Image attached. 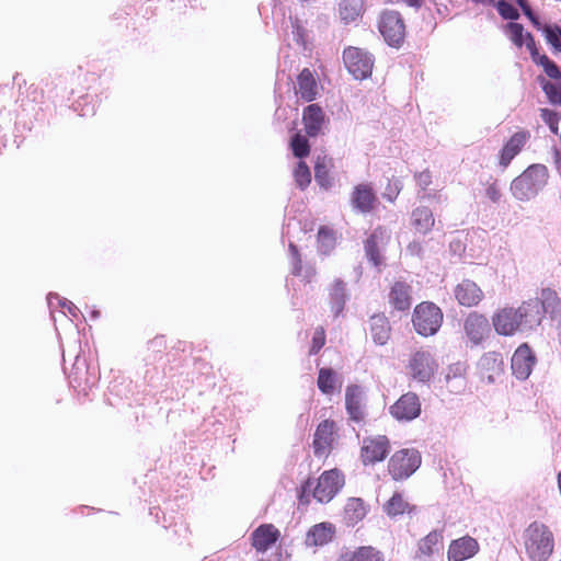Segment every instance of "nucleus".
Segmentation results:
<instances>
[{
	"mask_svg": "<svg viewBox=\"0 0 561 561\" xmlns=\"http://www.w3.org/2000/svg\"><path fill=\"white\" fill-rule=\"evenodd\" d=\"M517 311L523 333H529L541 324L546 314L552 320L561 316V300L553 289L543 288L539 297L523 301Z\"/></svg>",
	"mask_w": 561,
	"mask_h": 561,
	"instance_id": "f257e3e1",
	"label": "nucleus"
},
{
	"mask_svg": "<svg viewBox=\"0 0 561 561\" xmlns=\"http://www.w3.org/2000/svg\"><path fill=\"white\" fill-rule=\"evenodd\" d=\"M548 180V168L541 163H534L511 182L510 191L515 199L529 202L546 187Z\"/></svg>",
	"mask_w": 561,
	"mask_h": 561,
	"instance_id": "f03ea898",
	"label": "nucleus"
},
{
	"mask_svg": "<svg viewBox=\"0 0 561 561\" xmlns=\"http://www.w3.org/2000/svg\"><path fill=\"white\" fill-rule=\"evenodd\" d=\"M525 549L531 561H548L554 549L551 530L543 524L534 522L524 533Z\"/></svg>",
	"mask_w": 561,
	"mask_h": 561,
	"instance_id": "7ed1b4c3",
	"label": "nucleus"
},
{
	"mask_svg": "<svg viewBox=\"0 0 561 561\" xmlns=\"http://www.w3.org/2000/svg\"><path fill=\"white\" fill-rule=\"evenodd\" d=\"M443 318V311L437 305L423 301L414 308L412 323L417 334L427 337L439 331Z\"/></svg>",
	"mask_w": 561,
	"mask_h": 561,
	"instance_id": "20e7f679",
	"label": "nucleus"
},
{
	"mask_svg": "<svg viewBox=\"0 0 561 561\" xmlns=\"http://www.w3.org/2000/svg\"><path fill=\"white\" fill-rule=\"evenodd\" d=\"M422 457L417 449L404 448L396 451L389 462V474L396 481L410 478L421 466Z\"/></svg>",
	"mask_w": 561,
	"mask_h": 561,
	"instance_id": "39448f33",
	"label": "nucleus"
},
{
	"mask_svg": "<svg viewBox=\"0 0 561 561\" xmlns=\"http://www.w3.org/2000/svg\"><path fill=\"white\" fill-rule=\"evenodd\" d=\"M378 30L383 41L393 48H401L405 39V23L402 15L394 10L381 12Z\"/></svg>",
	"mask_w": 561,
	"mask_h": 561,
	"instance_id": "423d86ee",
	"label": "nucleus"
},
{
	"mask_svg": "<svg viewBox=\"0 0 561 561\" xmlns=\"http://www.w3.org/2000/svg\"><path fill=\"white\" fill-rule=\"evenodd\" d=\"M407 369L413 380L428 385L437 370V363L431 352L419 350L411 354Z\"/></svg>",
	"mask_w": 561,
	"mask_h": 561,
	"instance_id": "0eeeda50",
	"label": "nucleus"
},
{
	"mask_svg": "<svg viewBox=\"0 0 561 561\" xmlns=\"http://www.w3.org/2000/svg\"><path fill=\"white\" fill-rule=\"evenodd\" d=\"M343 61L354 79L364 80L370 77L375 60L370 53L351 46L344 49Z\"/></svg>",
	"mask_w": 561,
	"mask_h": 561,
	"instance_id": "6e6552de",
	"label": "nucleus"
},
{
	"mask_svg": "<svg viewBox=\"0 0 561 561\" xmlns=\"http://www.w3.org/2000/svg\"><path fill=\"white\" fill-rule=\"evenodd\" d=\"M345 484L344 474L336 468L325 470L313 483L312 497L319 503H329Z\"/></svg>",
	"mask_w": 561,
	"mask_h": 561,
	"instance_id": "1a4fd4ad",
	"label": "nucleus"
},
{
	"mask_svg": "<svg viewBox=\"0 0 561 561\" xmlns=\"http://www.w3.org/2000/svg\"><path fill=\"white\" fill-rule=\"evenodd\" d=\"M422 412V404L415 392L403 393L389 408V413L399 422H411L417 419Z\"/></svg>",
	"mask_w": 561,
	"mask_h": 561,
	"instance_id": "9d476101",
	"label": "nucleus"
},
{
	"mask_svg": "<svg viewBox=\"0 0 561 561\" xmlns=\"http://www.w3.org/2000/svg\"><path fill=\"white\" fill-rule=\"evenodd\" d=\"M390 453V442L385 435L366 437L363 439L360 448V459L363 465H375L383 461Z\"/></svg>",
	"mask_w": 561,
	"mask_h": 561,
	"instance_id": "9b49d317",
	"label": "nucleus"
},
{
	"mask_svg": "<svg viewBox=\"0 0 561 561\" xmlns=\"http://www.w3.org/2000/svg\"><path fill=\"white\" fill-rule=\"evenodd\" d=\"M517 308L504 307L492 316V325L502 336H513L523 333Z\"/></svg>",
	"mask_w": 561,
	"mask_h": 561,
	"instance_id": "f8f14e48",
	"label": "nucleus"
},
{
	"mask_svg": "<svg viewBox=\"0 0 561 561\" xmlns=\"http://www.w3.org/2000/svg\"><path fill=\"white\" fill-rule=\"evenodd\" d=\"M536 355L528 344L519 345L511 359L513 375L519 380H526L536 364Z\"/></svg>",
	"mask_w": 561,
	"mask_h": 561,
	"instance_id": "ddd939ff",
	"label": "nucleus"
},
{
	"mask_svg": "<svg viewBox=\"0 0 561 561\" xmlns=\"http://www.w3.org/2000/svg\"><path fill=\"white\" fill-rule=\"evenodd\" d=\"M463 330L472 345L481 344L491 333V325L484 314L470 312L465 322Z\"/></svg>",
	"mask_w": 561,
	"mask_h": 561,
	"instance_id": "4468645a",
	"label": "nucleus"
},
{
	"mask_svg": "<svg viewBox=\"0 0 561 561\" xmlns=\"http://www.w3.org/2000/svg\"><path fill=\"white\" fill-rule=\"evenodd\" d=\"M363 401V388L358 385H348L345 389V409L350 420L355 423H360L365 419Z\"/></svg>",
	"mask_w": 561,
	"mask_h": 561,
	"instance_id": "2eb2a0df",
	"label": "nucleus"
},
{
	"mask_svg": "<svg viewBox=\"0 0 561 561\" xmlns=\"http://www.w3.org/2000/svg\"><path fill=\"white\" fill-rule=\"evenodd\" d=\"M335 423L331 420L322 421L316 428L313 435V453L320 457L328 454L334 442Z\"/></svg>",
	"mask_w": 561,
	"mask_h": 561,
	"instance_id": "dca6fc26",
	"label": "nucleus"
},
{
	"mask_svg": "<svg viewBox=\"0 0 561 561\" xmlns=\"http://www.w3.org/2000/svg\"><path fill=\"white\" fill-rule=\"evenodd\" d=\"M478 367L483 380L493 383L495 378L503 373L504 362L501 353L488 352L481 356Z\"/></svg>",
	"mask_w": 561,
	"mask_h": 561,
	"instance_id": "f3484780",
	"label": "nucleus"
},
{
	"mask_svg": "<svg viewBox=\"0 0 561 561\" xmlns=\"http://www.w3.org/2000/svg\"><path fill=\"white\" fill-rule=\"evenodd\" d=\"M479 550L478 541L469 536L453 540L449 545L448 561H465L472 558Z\"/></svg>",
	"mask_w": 561,
	"mask_h": 561,
	"instance_id": "a211bd4d",
	"label": "nucleus"
},
{
	"mask_svg": "<svg viewBox=\"0 0 561 561\" xmlns=\"http://www.w3.org/2000/svg\"><path fill=\"white\" fill-rule=\"evenodd\" d=\"M279 537L280 533L274 525L262 524L251 534L252 546L257 552H265Z\"/></svg>",
	"mask_w": 561,
	"mask_h": 561,
	"instance_id": "6ab92c4d",
	"label": "nucleus"
},
{
	"mask_svg": "<svg viewBox=\"0 0 561 561\" xmlns=\"http://www.w3.org/2000/svg\"><path fill=\"white\" fill-rule=\"evenodd\" d=\"M377 201L374 190L368 184H358L351 195V204L355 211L368 214L373 210Z\"/></svg>",
	"mask_w": 561,
	"mask_h": 561,
	"instance_id": "aec40b11",
	"label": "nucleus"
},
{
	"mask_svg": "<svg viewBox=\"0 0 561 561\" xmlns=\"http://www.w3.org/2000/svg\"><path fill=\"white\" fill-rule=\"evenodd\" d=\"M336 528L332 523L322 522L313 525L306 535L307 547H322L330 543L335 537Z\"/></svg>",
	"mask_w": 561,
	"mask_h": 561,
	"instance_id": "412c9836",
	"label": "nucleus"
},
{
	"mask_svg": "<svg viewBox=\"0 0 561 561\" xmlns=\"http://www.w3.org/2000/svg\"><path fill=\"white\" fill-rule=\"evenodd\" d=\"M454 294L459 305L465 307L477 306L483 298V291L471 279H463L455 287Z\"/></svg>",
	"mask_w": 561,
	"mask_h": 561,
	"instance_id": "4be33fe9",
	"label": "nucleus"
},
{
	"mask_svg": "<svg viewBox=\"0 0 561 561\" xmlns=\"http://www.w3.org/2000/svg\"><path fill=\"white\" fill-rule=\"evenodd\" d=\"M325 115L322 107L316 103L304 108L302 123L308 137H317L324 124Z\"/></svg>",
	"mask_w": 561,
	"mask_h": 561,
	"instance_id": "5701e85b",
	"label": "nucleus"
},
{
	"mask_svg": "<svg viewBox=\"0 0 561 561\" xmlns=\"http://www.w3.org/2000/svg\"><path fill=\"white\" fill-rule=\"evenodd\" d=\"M529 134L526 131L515 133L500 150L499 163L502 168H507L512 160L522 151Z\"/></svg>",
	"mask_w": 561,
	"mask_h": 561,
	"instance_id": "b1692460",
	"label": "nucleus"
},
{
	"mask_svg": "<svg viewBox=\"0 0 561 561\" xmlns=\"http://www.w3.org/2000/svg\"><path fill=\"white\" fill-rule=\"evenodd\" d=\"M389 304L398 311H408L412 305V287L405 282H396L389 291Z\"/></svg>",
	"mask_w": 561,
	"mask_h": 561,
	"instance_id": "393cba45",
	"label": "nucleus"
},
{
	"mask_svg": "<svg viewBox=\"0 0 561 561\" xmlns=\"http://www.w3.org/2000/svg\"><path fill=\"white\" fill-rule=\"evenodd\" d=\"M347 300L346 284L341 278H336L329 290V302L334 317L343 312Z\"/></svg>",
	"mask_w": 561,
	"mask_h": 561,
	"instance_id": "a878e982",
	"label": "nucleus"
},
{
	"mask_svg": "<svg viewBox=\"0 0 561 561\" xmlns=\"http://www.w3.org/2000/svg\"><path fill=\"white\" fill-rule=\"evenodd\" d=\"M297 93L307 102L316 99L318 84L310 69L304 68L297 77Z\"/></svg>",
	"mask_w": 561,
	"mask_h": 561,
	"instance_id": "bb28decb",
	"label": "nucleus"
},
{
	"mask_svg": "<svg viewBox=\"0 0 561 561\" xmlns=\"http://www.w3.org/2000/svg\"><path fill=\"white\" fill-rule=\"evenodd\" d=\"M369 330L373 341L377 345H385L389 337L391 327L385 314H374L369 319Z\"/></svg>",
	"mask_w": 561,
	"mask_h": 561,
	"instance_id": "cd10ccee",
	"label": "nucleus"
},
{
	"mask_svg": "<svg viewBox=\"0 0 561 561\" xmlns=\"http://www.w3.org/2000/svg\"><path fill=\"white\" fill-rule=\"evenodd\" d=\"M414 510L415 506L410 505V503L403 499L401 492H394L382 506V511L392 519L398 518L404 513L411 514Z\"/></svg>",
	"mask_w": 561,
	"mask_h": 561,
	"instance_id": "c85d7f7f",
	"label": "nucleus"
},
{
	"mask_svg": "<svg viewBox=\"0 0 561 561\" xmlns=\"http://www.w3.org/2000/svg\"><path fill=\"white\" fill-rule=\"evenodd\" d=\"M411 224L417 232L428 233L435 224L432 210L425 206L416 207L411 214Z\"/></svg>",
	"mask_w": 561,
	"mask_h": 561,
	"instance_id": "c756f323",
	"label": "nucleus"
},
{
	"mask_svg": "<svg viewBox=\"0 0 561 561\" xmlns=\"http://www.w3.org/2000/svg\"><path fill=\"white\" fill-rule=\"evenodd\" d=\"M367 514L365 503L359 497H351L344 507V519L347 526H355Z\"/></svg>",
	"mask_w": 561,
	"mask_h": 561,
	"instance_id": "7c9ffc66",
	"label": "nucleus"
},
{
	"mask_svg": "<svg viewBox=\"0 0 561 561\" xmlns=\"http://www.w3.org/2000/svg\"><path fill=\"white\" fill-rule=\"evenodd\" d=\"M337 382L339 375L333 368L322 367L319 369L317 386L323 394H332L336 389Z\"/></svg>",
	"mask_w": 561,
	"mask_h": 561,
	"instance_id": "2f4dec72",
	"label": "nucleus"
},
{
	"mask_svg": "<svg viewBox=\"0 0 561 561\" xmlns=\"http://www.w3.org/2000/svg\"><path fill=\"white\" fill-rule=\"evenodd\" d=\"M337 561H383V554L371 546H363L350 554L341 556Z\"/></svg>",
	"mask_w": 561,
	"mask_h": 561,
	"instance_id": "473e14b6",
	"label": "nucleus"
},
{
	"mask_svg": "<svg viewBox=\"0 0 561 561\" xmlns=\"http://www.w3.org/2000/svg\"><path fill=\"white\" fill-rule=\"evenodd\" d=\"M465 371L462 363H456L448 367L445 379L451 392L458 393L465 388Z\"/></svg>",
	"mask_w": 561,
	"mask_h": 561,
	"instance_id": "72a5a7b5",
	"label": "nucleus"
},
{
	"mask_svg": "<svg viewBox=\"0 0 561 561\" xmlns=\"http://www.w3.org/2000/svg\"><path fill=\"white\" fill-rule=\"evenodd\" d=\"M318 252L321 255H330L336 245V238L333 229L321 226L317 234Z\"/></svg>",
	"mask_w": 561,
	"mask_h": 561,
	"instance_id": "f704fd0d",
	"label": "nucleus"
},
{
	"mask_svg": "<svg viewBox=\"0 0 561 561\" xmlns=\"http://www.w3.org/2000/svg\"><path fill=\"white\" fill-rule=\"evenodd\" d=\"M364 0H342L339 4L341 19L348 23L354 22L363 12Z\"/></svg>",
	"mask_w": 561,
	"mask_h": 561,
	"instance_id": "c9c22d12",
	"label": "nucleus"
},
{
	"mask_svg": "<svg viewBox=\"0 0 561 561\" xmlns=\"http://www.w3.org/2000/svg\"><path fill=\"white\" fill-rule=\"evenodd\" d=\"M504 33L517 48H522L528 38V34H531L530 32L525 31L523 24L517 22H508L504 26Z\"/></svg>",
	"mask_w": 561,
	"mask_h": 561,
	"instance_id": "e433bc0d",
	"label": "nucleus"
},
{
	"mask_svg": "<svg viewBox=\"0 0 561 561\" xmlns=\"http://www.w3.org/2000/svg\"><path fill=\"white\" fill-rule=\"evenodd\" d=\"M289 147L295 158L299 161L310 154V142L308 138L300 133H296L290 137Z\"/></svg>",
	"mask_w": 561,
	"mask_h": 561,
	"instance_id": "4c0bfd02",
	"label": "nucleus"
},
{
	"mask_svg": "<svg viewBox=\"0 0 561 561\" xmlns=\"http://www.w3.org/2000/svg\"><path fill=\"white\" fill-rule=\"evenodd\" d=\"M165 348L167 341L163 335H159L150 340L147 345L148 355L145 357L147 364L154 363L161 358Z\"/></svg>",
	"mask_w": 561,
	"mask_h": 561,
	"instance_id": "58836bf2",
	"label": "nucleus"
},
{
	"mask_svg": "<svg viewBox=\"0 0 561 561\" xmlns=\"http://www.w3.org/2000/svg\"><path fill=\"white\" fill-rule=\"evenodd\" d=\"M57 301V305L64 310L67 309L69 316L73 319H78V317L81 314L80 309L70 300L67 298H64L59 296L57 293H49L47 295V304L50 309L54 308V301Z\"/></svg>",
	"mask_w": 561,
	"mask_h": 561,
	"instance_id": "ea45409f",
	"label": "nucleus"
},
{
	"mask_svg": "<svg viewBox=\"0 0 561 561\" xmlns=\"http://www.w3.org/2000/svg\"><path fill=\"white\" fill-rule=\"evenodd\" d=\"M364 249L368 261L371 262L374 266H379L381 264V256L379 253L378 237L376 231H374L366 239Z\"/></svg>",
	"mask_w": 561,
	"mask_h": 561,
	"instance_id": "a19ab883",
	"label": "nucleus"
},
{
	"mask_svg": "<svg viewBox=\"0 0 561 561\" xmlns=\"http://www.w3.org/2000/svg\"><path fill=\"white\" fill-rule=\"evenodd\" d=\"M542 34L547 43L556 51L561 53V27L558 24H546Z\"/></svg>",
	"mask_w": 561,
	"mask_h": 561,
	"instance_id": "79ce46f5",
	"label": "nucleus"
},
{
	"mask_svg": "<svg viewBox=\"0 0 561 561\" xmlns=\"http://www.w3.org/2000/svg\"><path fill=\"white\" fill-rule=\"evenodd\" d=\"M98 104L94 102L92 95L81 96L73 103V110L78 112L80 116H92L96 112Z\"/></svg>",
	"mask_w": 561,
	"mask_h": 561,
	"instance_id": "37998d69",
	"label": "nucleus"
},
{
	"mask_svg": "<svg viewBox=\"0 0 561 561\" xmlns=\"http://www.w3.org/2000/svg\"><path fill=\"white\" fill-rule=\"evenodd\" d=\"M443 539L439 531L433 530L427 534L419 543V550L424 556H431L434 553V548Z\"/></svg>",
	"mask_w": 561,
	"mask_h": 561,
	"instance_id": "c03bdc74",
	"label": "nucleus"
},
{
	"mask_svg": "<svg viewBox=\"0 0 561 561\" xmlns=\"http://www.w3.org/2000/svg\"><path fill=\"white\" fill-rule=\"evenodd\" d=\"M294 176L297 186L300 190H305L311 182V172L307 163L302 160H300L295 170H294Z\"/></svg>",
	"mask_w": 561,
	"mask_h": 561,
	"instance_id": "a18cd8bd",
	"label": "nucleus"
},
{
	"mask_svg": "<svg viewBox=\"0 0 561 561\" xmlns=\"http://www.w3.org/2000/svg\"><path fill=\"white\" fill-rule=\"evenodd\" d=\"M493 5L496 8L501 18L510 22H516L520 16L518 10L506 0L495 1Z\"/></svg>",
	"mask_w": 561,
	"mask_h": 561,
	"instance_id": "49530a36",
	"label": "nucleus"
},
{
	"mask_svg": "<svg viewBox=\"0 0 561 561\" xmlns=\"http://www.w3.org/2000/svg\"><path fill=\"white\" fill-rule=\"evenodd\" d=\"M540 117L545 122V124L549 127L550 131L553 135H559V121L561 119V114L557 111L550 108H540Z\"/></svg>",
	"mask_w": 561,
	"mask_h": 561,
	"instance_id": "de8ad7c7",
	"label": "nucleus"
},
{
	"mask_svg": "<svg viewBox=\"0 0 561 561\" xmlns=\"http://www.w3.org/2000/svg\"><path fill=\"white\" fill-rule=\"evenodd\" d=\"M541 88L551 104L561 106V83H551L542 78Z\"/></svg>",
	"mask_w": 561,
	"mask_h": 561,
	"instance_id": "09e8293b",
	"label": "nucleus"
},
{
	"mask_svg": "<svg viewBox=\"0 0 561 561\" xmlns=\"http://www.w3.org/2000/svg\"><path fill=\"white\" fill-rule=\"evenodd\" d=\"M539 66L542 67L545 73L550 79L561 81V70L559 66L547 55L542 54V58H540Z\"/></svg>",
	"mask_w": 561,
	"mask_h": 561,
	"instance_id": "8fccbe9b",
	"label": "nucleus"
},
{
	"mask_svg": "<svg viewBox=\"0 0 561 561\" xmlns=\"http://www.w3.org/2000/svg\"><path fill=\"white\" fill-rule=\"evenodd\" d=\"M314 180L318 185L324 190H329L332 186V179L329 175L327 167L319 161H317L314 165Z\"/></svg>",
	"mask_w": 561,
	"mask_h": 561,
	"instance_id": "3c124183",
	"label": "nucleus"
},
{
	"mask_svg": "<svg viewBox=\"0 0 561 561\" xmlns=\"http://www.w3.org/2000/svg\"><path fill=\"white\" fill-rule=\"evenodd\" d=\"M288 249L290 255L291 274L295 276H300L302 275L304 266L298 247L294 242H289Z\"/></svg>",
	"mask_w": 561,
	"mask_h": 561,
	"instance_id": "603ef678",
	"label": "nucleus"
},
{
	"mask_svg": "<svg viewBox=\"0 0 561 561\" xmlns=\"http://www.w3.org/2000/svg\"><path fill=\"white\" fill-rule=\"evenodd\" d=\"M325 343V331L322 327L314 330L309 355H317Z\"/></svg>",
	"mask_w": 561,
	"mask_h": 561,
	"instance_id": "864d4df0",
	"label": "nucleus"
},
{
	"mask_svg": "<svg viewBox=\"0 0 561 561\" xmlns=\"http://www.w3.org/2000/svg\"><path fill=\"white\" fill-rule=\"evenodd\" d=\"M289 22H290V26L293 28V31H291L293 39L296 42L297 45H305V42H306L305 27L300 24V21L298 20V18L290 16Z\"/></svg>",
	"mask_w": 561,
	"mask_h": 561,
	"instance_id": "5fc2aeb1",
	"label": "nucleus"
},
{
	"mask_svg": "<svg viewBox=\"0 0 561 561\" xmlns=\"http://www.w3.org/2000/svg\"><path fill=\"white\" fill-rule=\"evenodd\" d=\"M313 481L311 479H307L299 488L298 490V501L299 504L307 505L310 503V496H312L313 493Z\"/></svg>",
	"mask_w": 561,
	"mask_h": 561,
	"instance_id": "6e6d98bb",
	"label": "nucleus"
},
{
	"mask_svg": "<svg viewBox=\"0 0 561 561\" xmlns=\"http://www.w3.org/2000/svg\"><path fill=\"white\" fill-rule=\"evenodd\" d=\"M485 196L492 202V203H499L502 197L501 188L497 184V181L494 180L492 183H490L485 188Z\"/></svg>",
	"mask_w": 561,
	"mask_h": 561,
	"instance_id": "4d7b16f0",
	"label": "nucleus"
},
{
	"mask_svg": "<svg viewBox=\"0 0 561 561\" xmlns=\"http://www.w3.org/2000/svg\"><path fill=\"white\" fill-rule=\"evenodd\" d=\"M405 254L410 255V256L423 259L424 249H423L422 243L419 240H412L405 248Z\"/></svg>",
	"mask_w": 561,
	"mask_h": 561,
	"instance_id": "13d9d810",
	"label": "nucleus"
},
{
	"mask_svg": "<svg viewBox=\"0 0 561 561\" xmlns=\"http://www.w3.org/2000/svg\"><path fill=\"white\" fill-rule=\"evenodd\" d=\"M416 184L425 191L432 183V174L428 170L422 171L415 175Z\"/></svg>",
	"mask_w": 561,
	"mask_h": 561,
	"instance_id": "bf43d9fd",
	"label": "nucleus"
},
{
	"mask_svg": "<svg viewBox=\"0 0 561 561\" xmlns=\"http://www.w3.org/2000/svg\"><path fill=\"white\" fill-rule=\"evenodd\" d=\"M314 276L316 268L312 265H306L302 267V275L299 277H301L306 283H311Z\"/></svg>",
	"mask_w": 561,
	"mask_h": 561,
	"instance_id": "052dcab7",
	"label": "nucleus"
},
{
	"mask_svg": "<svg viewBox=\"0 0 561 561\" xmlns=\"http://www.w3.org/2000/svg\"><path fill=\"white\" fill-rule=\"evenodd\" d=\"M516 4L520 8L524 15L528 18L529 15H533L535 12L533 11L528 0H515Z\"/></svg>",
	"mask_w": 561,
	"mask_h": 561,
	"instance_id": "680f3d73",
	"label": "nucleus"
},
{
	"mask_svg": "<svg viewBox=\"0 0 561 561\" xmlns=\"http://www.w3.org/2000/svg\"><path fill=\"white\" fill-rule=\"evenodd\" d=\"M552 159L557 170L561 172V149L553 147Z\"/></svg>",
	"mask_w": 561,
	"mask_h": 561,
	"instance_id": "e2e57ef3",
	"label": "nucleus"
},
{
	"mask_svg": "<svg viewBox=\"0 0 561 561\" xmlns=\"http://www.w3.org/2000/svg\"><path fill=\"white\" fill-rule=\"evenodd\" d=\"M529 20V22L531 23V25L537 30V31H540L542 33V30L545 28V25L546 24H542L538 18V15L536 13H534L533 15H529L527 18Z\"/></svg>",
	"mask_w": 561,
	"mask_h": 561,
	"instance_id": "0e129e2a",
	"label": "nucleus"
},
{
	"mask_svg": "<svg viewBox=\"0 0 561 561\" xmlns=\"http://www.w3.org/2000/svg\"><path fill=\"white\" fill-rule=\"evenodd\" d=\"M524 46L528 49L529 53H535L538 50L535 37L533 34H528V38L526 39V43H524Z\"/></svg>",
	"mask_w": 561,
	"mask_h": 561,
	"instance_id": "69168bd1",
	"label": "nucleus"
},
{
	"mask_svg": "<svg viewBox=\"0 0 561 561\" xmlns=\"http://www.w3.org/2000/svg\"><path fill=\"white\" fill-rule=\"evenodd\" d=\"M533 61L539 66L540 58H542V55L539 54V50H536L535 53H529Z\"/></svg>",
	"mask_w": 561,
	"mask_h": 561,
	"instance_id": "338daca9",
	"label": "nucleus"
},
{
	"mask_svg": "<svg viewBox=\"0 0 561 561\" xmlns=\"http://www.w3.org/2000/svg\"><path fill=\"white\" fill-rule=\"evenodd\" d=\"M99 317H100V311H99V310L93 309V310L90 312V318H91L92 320H96V319H99Z\"/></svg>",
	"mask_w": 561,
	"mask_h": 561,
	"instance_id": "774afa93",
	"label": "nucleus"
}]
</instances>
